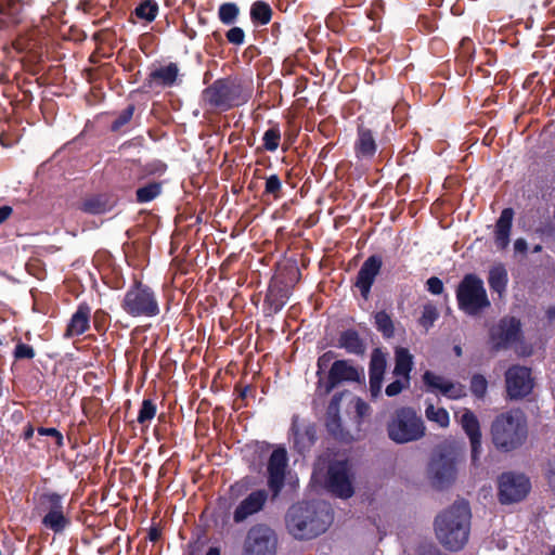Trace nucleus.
Returning a JSON list of instances; mask_svg holds the SVG:
<instances>
[{
  "mask_svg": "<svg viewBox=\"0 0 555 555\" xmlns=\"http://www.w3.org/2000/svg\"><path fill=\"white\" fill-rule=\"evenodd\" d=\"M338 346L353 354H363L365 352L363 340L359 337V334L352 330L345 331L340 334Z\"/></svg>",
  "mask_w": 555,
  "mask_h": 555,
  "instance_id": "nucleus-25",
  "label": "nucleus"
},
{
  "mask_svg": "<svg viewBox=\"0 0 555 555\" xmlns=\"http://www.w3.org/2000/svg\"><path fill=\"white\" fill-rule=\"evenodd\" d=\"M487 388H488V382L483 375L475 374L472 377L470 390L476 397L483 398L487 392Z\"/></svg>",
  "mask_w": 555,
  "mask_h": 555,
  "instance_id": "nucleus-39",
  "label": "nucleus"
},
{
  "mask_svg": "<svg viewBox=\"0 0 555 555\" xmlns=\"http://www.w3.org/2000/svg\"><path fill=\"white\" fill-rule=\"evenodd\" d=\"M227 40L235 46H241L245 41V33L241 27H232L225 34Z\"/></svg>",
  "mask_w": 555,
  "mask_h": 555,
  "instance_id": "nucleus-42",
  "label": "nucleus"
},
{
  "mask_svg": "<svg viewBox=\"0 0 555 555\" xmlns=\"http://www.w3.org/2000/svg\"><path fill=\"white\" fill-rule=\"evenodd\" d=\"M121 307L133 318H153L159 313L155 293L141 282H137L126 292Z\"/></svg>",
  "mask_w": 555,
  "mask_h": 555,
  "instance_id": "nucleus-7",
  "label": "nucleus"
},
{
  "mask_svg": "<svg viewBox=\"0 0 555 555\" xmlns=\"http://www.w3.org/2000/svg\"><path fill=\"white\" fill-rule=\"evenodd\" d=\"M160 537V532L156 528H151L149 531V539L153 542H156Z\"/></svg>",
  "mask_w": 555,
  "mask_h": 555,
  "instance_id": "nucleus-56",
  "label": "nucleus"
},
{
  "mask_svg": "<svg viewBox=\"0 0 555 555\" xmlns=\"http://www.w3.org/2000/svg\"><path fill=\"white\" fill-rule=\"evenodd\" d=\"M272 17V9L264 1H256L250 8V18L254 23L267 25Z\"/></svg>",
  "mask_w": 555,
  "mask_h": 555,
  "instance_id": "nucleus-31",
  "label": "nucleus"
},
{
  "mask_svg": "<svg viewBox=\"0 0 555 555\" xmlns=\"http://www.w3.org/2000/svg\"><path fill=\"white\" fill-rule=\"evenodd\" d=\"M423 380L427 387L431 388L433 390H438L441 384L446 382V378L430 371H426L423 375Z\"/></svg>",
  "mask_w": 555,
  "mask_h": 555,
  "instance_id": "nucleus-41",
  "label": "nucleus"
},
{
  "mask_svg": "<svg viewBox=\"0 0 555 555\" xmlns=\"http://www.w3.org/2000/svg\"><path fill=\"white\" fill-rule=\"evenodd\" d=\"M456 462V455L452 450H441L433 455L427 474L435 488L443 489L455 480Z\"/></svg>",
  "mask_w": 555,
  "mask_h": 555,
  "instance_id": "nucleus-8",
  "label": "nucleus"
},
{
  "mask_svg": "<svg viewBox=\"0 0 555 555\" xmlns=\"http://www.w3.org/2000/svg\"><path fill=\"white\" fill-rule=\"evenodd\" d=\"M376 142L370 129L360 127L354 143L356 156L359 159H371L376 152Z\"/></svg>",
  "mask_w": 555,
  "mask_h": 555,
  "instance_id": "nucleus-24",
  "label": "nucleus"
},
{
  "mask_svg": "<svg viewBox=\"0 0 555 555\" xmlns=\"http://www.w3.org/2000/svg\"><path fill=\"white\" fill-rule=\"evenodd\" d=\"M528 245L526 240L517 238L514 243V249L516 253L525 254L527 251Z\"/></svg>",
  "mask_w": 555,
  "mask_h": 555,
  "instance_id": "nucleus-53",
  "label": "nucleus"
},
{
  "mask_svg": "<svg viewBox=\"0 0 555 555\" xmlns=\"http://www.w3.org/2000/svg\"><path fill=\"white\" fill-rule=\"evenodd\" d=\"M540 250H541V246H540V245H537V246L533 248V251H534V253H538V251H540Z\"/></svg>",
  "mask_w": 555,
  "mask_h": 555,
  "instance_id": "nucleus-60",
  "label": "nucleus"
},
{
  "mask_svg": "<svg viewBox=\"0 0 555 555\" xmlns=\"http://www.w3.org/2000/svg\"><path fill=\"white\" fill-rule=\"evenodd\" d=\"M520 321L516 318H504L492 330L491 337L496 348H505L518 341L520 337Z\"/></svg>",
  "mask_w": 555,
  "mask_h": 555,
  "instance_id": "nucleus-17",
  "label": "nucleus"
},
{
  "mask_svg": "<svg viewBox=\"0 0 555 555\" xmlns=\"http://www.w3.org/2000/svg\"><path fill=\"white\" fill-rule=\"evenodd\" d=\"M267 499L268 494L264 490L251 492L235 508L233 513V520L238 524L246 520L249 516L260 512L264 506Z\"/></svg>",
  "mask_w": 555,
  "mask_h": 555,
  "instance_id": "nucleus-19",
  "label": "nucleus"
},
{
  "mask_svg": "<svg viewBox=\"0 0 555 555\" xmlns=\"http://www.w3.org/2000/svg\"><path fill=\"white\" fill-rule=\"evenodd\" d=\"M550 555H555V546L552 548V551L550 552Z\"/></svg>",
  "mask_w": 555,
  "mask_h": 555,
  "instance_id": "nucleus-62",
  "label": "nucleus"
},
{
  "mask_svg": "<svg viewBox=\"0 0 555 555\" xmlns=\"http://www.w3.org/2000/svg\"><path fill=\"white\" fill-rule=\"evenodd\" d=\"M14 356L16 359H33L35 350L31 346L20 343L15 347Z\"/></svg>",
  "mask_w": 555,
  "mask_h": 555,
  "instance_id": "nucleus-44",
  "label": "nucleus"
},
{
  "mask_svg": "<svg viewBox=\"0 0 555 555\" xmlns=\"http://www.w3.org/2000/svg\"><path fill=\"white\" fill-rule=\"evenodd\" d=\"M412 364V356L409 350L405 348H398L396 350V365L393 374L398 377H402L405 384H409Z\"/></svg>",
  "mask_w": 555,
  "mask_h": 555,
  "instance_id": "nucleus-26",
  "label": "nucleus"
},
{
  "mask_svg": "<svg viewBox=\"0 0 555 555\" xmlns=\"http://www.w3.org/2000/svg\"><path fill=\"white\" fill-rule=\"evenodd\" d=\"M426 284L427 289L434 295H440L443 292V283L436 276L428 279Z\"/></svg>",
  "mask_w": 555,
  "mask_h": 555,
  "instance_id": "nucleus-49",
  "label": "nucleus"
},
{
  "mask_svg": "<svg viewBox=\"0 0 555 555\" xmlns=\"http://www.w3.org/2000/svg\"><path fill=\"white\" fill-rule=\"evenodd\" d=\"M455 352H456L457 356H460L461 352H462L461 348L460 347H455Z\"/></svg>",
  "mask_w": 555,
  "mask_h": 555,
  "instance_id": "nucleus-61",
  "label": "nucleus"
},
{
  "mask_svg": "<svg viewBox=\"0 0 555 555\" xmlns=\"http://www.w3.org/2000/svg\"><path fill=\"white\" fill-rule=\"evenodd\" d=\"M388 438L404 444L422 439L426 434L423 418L412 408H400L393 412L387 423Z\"/></svg>",
  "mask_w": 555,
  "mask_h": 555,
  "instance_id": "nucleus-4",
  "label": "nucleus"
},
{
  "mask_svg": "<svg viewBox=\"0 0 555 555\" xmlns=\"http://www.w3.org/2000/svg\"><path fill=\"white\" fill-rule=\"evenodd\" d=\"M341 398V393L334 395L326 411V427L335 436L340 433L339 405Z\"/></svg>",
  "mask_w": 555,
  "mask_h": 555,
  "instance_id": "nucleus-27",
  "label": "nucleus"
},
{
  "mask_svg": "<svg viewBox=\"0 0 555 555\" xmlns=\"http://www.w3.org/2000/svg\"><path fill=\"white\" fill-rule=\"evenodd\" d=\"M240 15V8L234 2H224L218 9V18L224 25H232Z\"/></svg>",
  "mask_w": 555,
  "mask_h": 555,
  "instance_id": "nucleus-33",
  "label": "nucleus"
},
{
  "mask_svg": "<svg viewBox=\"0 0 555 555\" xmlns=\"http://www.w3.org/2000/svg\"><path fill=\"white\" fill-rule=\"evenodd\" d=\"M450 384H452V382L446 379V382L441 384L440 388H438V391H440L444 396L447 393V389H449Z\"/></svg>",
  "mask_w": 555,
  "mask_h": 555,
  "instance_id": "nucleus-57",
  "label": "nucleus"
},
{
  "mask_svg": "<svg viewBox=\"0 0 555 555\" xmlns=\"http://www.w3.org/2000/svg\"><path fill=\"white\" fill-rule=\"evenodd\" d=\"M167 169V166L166 164H164L163 162L160 160H155V162H152V163H149L145 165L144 167V172L146 175H163Z\"/></svg>",
  "mask_w": 555,
  "mask_h": 555,
  "instance_id": "nucleus-47",
  "label": "nucleus"
},
{
  "mask_svg": "<svg viewBox=\"0 0 555 555\" xmlns=\"http://www.w3.org/2000/svg\"><path fill=\"white\" fill-rule=\"evenodd\" d=\"M248 95L242 93L240 85L219 79L206 88L203 92V101L211 108L227 111L247 102Z\"/></svg>",
  "mask_w": 555,
  "mask_h": 555,
  "instance_id": "nucleus-6",
  "label": "nucleus"
},
{
  "mask_svg": "<svg viewBox=\"0 0 555 555\" xmlns=\"http://www.w3.org/2000/svg\"><path fill=\"white\" fill-rule=\"evenodd\" d=\"M514 218V210L505 208L502 210L494 230V243L498 249H505L509 244L511 229Z\"/></svg>",
  "mask_w": 555,
  "mask_h": 555,
  "instance_id": "nucleus-22",
  "label": "nucleus"
},
{
  "mask_svg": "<svg viewBox=\"0 0 555 555\" xmlns=\"http://www.w3.org/2000/svg\"><path fill=\"white\" fill-rule=\"evenodd\" d=\"M506 397L509 400H520L531 393L534 379L531 370L522 365H513L505 372Z\"/></svg>",
  "mask_w": 555,
  "mask_h": 555,
  "instance_id": "nucleus-12",
  "label": "nucleus"
},
{
  "mask_svg": "<svg viewBox=\"0 0 555 555\" xmlns=\"http://www.w3.org/2000/svg\"><path fill=\"white\" fill-rule=\"evenodd\" d=\"M163 192V183L159 181L149 182L135 191V201L145 204L157 198Z\"/></svg>",
  "mask_w": 555,
  "mask_h": 555,
  "instance_id": "nucleus-30",
  "label": "nucleus"
},
{
  "mask_svg": "<svg viewBox=\"0 0 555 555\" xmlns=\"http://www.w3.org/2000/svg\"><path fill=\"white\" fill-rule=\"evenodd\" d=\"M34 435V428L33 427H28L25 433H24V437L26 440L30 439Z\"/></svg>",
  "mask_w": 555,
  "mask_h": 555,
  "instance_id": "nucleus-58",
  "label": "nucleus"
},
{
  "mask_svg": "<svg viewBox=\"0 0 555 555\" xmlns=\"http://www.w3.org/2000/svg\"><path fill=\"white\" fill-rule=\"evenodd\" d=\"M327 488L335 495L347 499L353 494L347 461L332 463L327 473Z\"/></svg>",
  "mask_w": 555,
  "mask_h": 555,
  "instance_id": "nucleus-14",
  "label": "nucleus"
},
{
  "mask_svg": "<svg viewBox=\"0 0 555 555\" xmlns=\"http://www.w3.org/2000/svg\"><path fill=\"white\" fill-rule=\"evenodd\" d=\"M287 461V453L283 448L275 449L270 455L268 462V485L273 495H278L284 486Z\"/></svg>",
  "mask_w": 555,
  "mask_h": 555,
  "instance_id": "nucleus-15",
  "label": "nucleus"
},
{
  "mask_svg": "<svg viewBox=\"0 0 555 555\" xmlns=\"http://www.w3.org/2000/svg\"><path fill=\"white\" fill-rule=\"evenodd\" d=\"M156 404L151 399H144L138 414V423L144 425L150 423L156 415Z\"/></svg>",
  "mask_w": 555,
  "mask_h": 555,
  "instance_id": "nucleus-36",
  "label": "nucleus"
},
{
  "mask_svg": "<svg viewBox=\"0 0 555 555\" xmlns=\"http://www.w3.org/2000/svg\"><path fill=\"white\" fill-rule=\"evenodd\" d=\"M531 488L529 479L522 474L504 473L499 478V500L502 504L524 500Z\"/></svg>",
  "mask_w": 555,
  "mask_h": 555,
  "instance_id": "nucleus-13",
  "label": "nucleus"
},
{
  "mask_svg": "<svg viewBox=\"0 0 555 555\" xmlns=\"http://www.w3.org/2000/svg\"><path fill=\"white\" fill-rule=\"evenodd\" d=\"M206 555H220V550L218 547H210Z\"/></svg>",
  "mask_w": 555,
  "mask_h": 555,
  "instance_id": "nucleus-59",
  "label": "nucleus"
},
{
  "mask_svg": "<svg viewBox=\"0 0 555 555\" xmlns=\"http://www.w3.org/2000/svg\"><path fill=\"white\" fill-rule=\"evenodd\" d=\"M356 413L360 418H363L370 414L371 408L370 405L363 401L361 398L356 399L354 403Z\"/></svg>",
  "mask_w": 555,
  "mask_h": 555,
  "instance_id": "nucleus-51",
  "label": "nucleus"
},
{
  "mask_svg": "<svg viewBox=\"0 0 555 555\" xmlns=\"http://www.w3.org/2000/svg\"><path fill=\"white\" fill-rule=\"evenodd\" d=\"M416 555H440L439 551L433 546L423 547L418 550Z\"/></svg>",
  "mask_w": 555,
  "mask_h": 555,
  "instance_id": "nucleus-55",
  "label": "nucleus"
},
{
  "mask_svg": "<svg viewBox=\"0 0 555 555\" xmlns=\"http://www.w3.org/2000/svg\"><path fill=\"white\" fill-rule=\"evenodd\" d=\"M333 521L331 507L325 502L298 503L286 516V525L296 539H312L326 531Z\"/></svg>",
  "mask_w": 555,
  "mask_h": 555,
  "instance_id": "nucleus-2",
  "label": "nucleus"
},
{
  "mask_svg": "<svg viewBox=\"0 0 555 555\" xmlns=\"http://www.w3.org/2000/svg\"><path fill=\"white\" fill-rule=\"evenodd\" d=\"M459 308L466 314L476 315L490 307L483 282L475 274H466L456 289Z\"/></svg>",
  "mask_w": 555,
  "mask_h": 555,
  "instance_id": "nucleus-5",
  "label": "nucleus"
},
{
  "mask_svg": "<svg viewBox=\"0 0 555 555\" xmlns=\"http://www.w3.org/2000/svg\"><path fill=\"white\" fill-rule=\"evenodd\" d=\"M387 361L380 349H374L370 361V391L373 398L379 396Z\"/></svg>",
  "mask_w": 555,
  "mask_h": 555,
  "instance_id": "nucleus-20",
  "label": "nucleus"
},
{
  "mask_svg": "<svg viewBox=\"0 0 555 555\" xmlns=\"http://www.w3.org/2000/svg\"><path fill=\"white\" fill-rule=\"evenodd\" d=\"M546 479L551 490L555 493V462L550 463Z\"/></svg>",
  "mask_w": 555,
  "mask_h": 555,
  "instance_id": "nucleus-52",
  "label": "nucleus"
},
{
  "mask_svg": "<svg viewBox=\"0 0 555 555\" xmlns=\"http://www.w3.org/2000/svg\"><path fill=\"white\" fill-rule=\"evenodd\" d=\"M179 76V67L176 63H169L166 66H162L153 69L147 77V87H171L176 83Z\"/></svg>",
  "mask_w": 555,
  "mask_h": 555,
  "instance_id": "nucleus-21",
  "label": "nucleus"
},
{
  "mask_svg": "<svg viewBox=\"0 0 555 555\" xmlns=\"http://www.w3.org/2000/svg\"><path fill=\"white\" fill-rule=\"evenodd\" d=\"M408 385L409 384H405L404 379H397L386 387L385 392L388 397H393L399 395Z\"/></svg>",
  "mask_w": 555,
  "mask_h": 555,
  "instance_id": "nucleus-48",
  "label": "nucleus"
},
{
  "mask_svg": "<svg viewBox=\"0 0 555 555\" xmlns=\"http://www.w3.org/2000/svg\"><path fill=\"white\" fill-rule=\"evenodd\" d=\"M40 508L44 512L42 525L54 533L64 531L70 524L65 515L63 499L57 493H48L41 498Z\"/></svg>",
  "mask_w": 555,
  "mask_h": 555,
  "instance_id": "nucleus-11",
  "label": "nucleus"
},
{
  "mask_svg": "<svg viewBox=\"0 0 555 555\" xmlns=\"http://www.w3.org/2000/svg\"><path fill=\"white\" fill-rule=\"evenodd\" d=\"M278 538L267 525L257 524L246 534L242 555H275Z\"/></svg>",
  "mask_w": 555,
  "mask_h": 555,
  "instance_id": "nucleus-9",
  "label": "nucleus"
},
{
  "mask_svg": "<svg viewBox=\"0 0 555 555\" xmlns=\"http://www.w3.org/2000/svg\"><path fill=\"white\" fill-rule=\"evenodd\" d=\"M282 183L278 175H271L267 178L264 192L272 194L275 198L280 197Z\"/></svg>",
  "mask_w": 555,
  "mask_h": 555,
  "instance_id": "nucleus-40",
  "label": "nucleus"
},
{
  "mask_svg": "<svg viewBox=\"0 0 555 555\" xmlns=\"http://www.w3.org/2000/svg\"><path fill=\"white\" fill-rule=\"evenodd\" d=\"M425 415L429 422L436 423L442 428H447L450 424L448 411L443 408H437L433 403L426 406Z\"/></svg>",
  "mask_w": 555,
  "mask_h": 555,
  "instance_id": "nucleus-32",
  "label": "nucleus"
},
{
  "mask_svg": "<svg viewBox=\"0 0 555 555\" xmlns=\"http://www.w3.org/2000/svg\"><path fill=\"white\" fill-rule=\"evenodd\" d=\"M382 259L378 256H370L361 266L356 281V287L359 288L363 298H367L371 287L382 269Z\"/></svg>",
  "mask_w": 555,
  "mask_h": 555,
  "instance_id": "nucleus-18",
  "label": "nucleus"
},
{
  "mask_svg": "<svg viewBox=\"0 0 555 555\" xmlns=\"http://www.w3.org/2000/svg\"><path fill=\"white\" fill-rule=\"evenodd\" d=\"M363 372L351 364L348 360H336L332 363L326 380L322 377L318 382V390L322 395H328L338 384L343 382H361Z\"/></svg>",
  "mask_w": 555,
  "mask_h": 555,
  "instance_id": "nucleus-10",
  "label": "nucleus"
},
{
  "mask_svg": "<svg viewBox=\"0 0 555 555\" xmlns=\"http://www.w3.org/2000/svg\"><path fill=\"white\" fill-rule=\"evenodd\" d=\"M470 518L468 503L464 500L454 502L435 519L438 541L450 551L463 548L468 541Z\"/></svg>",
  "mask_w": 555,
  "mask_h": 555,
  "instance_id": "nucleus-1",
  "label": "nucleus"
},
{
  "mask_svg": "<svg viewBox=\"0 0 555 555\" xmlns=\"http://www.w3.org/2000/svg\"><path fill=\"white\" fill-rule=\"evenodd\" d=\"M439 313L437 308L433 304H426L423 308L422 315L420 318V324L425 328L428 330L435 323V321L438 319Z\"/></svg>",
  "mask_w": 555,
  "mask_h": 555,
  "instance_id": "nucleus-38",
  "label": "nucleus"
},
{
  "mask_svg": "<svg viewBox=\"0 0 555 555\" xmlns=\"http://www.w3.org/2000/svg\"><path fill=\"white\" fill-rule=\"evenodd\" d=\"M508 275L503 264H496L489 271L488 283L490 288L502 296L507 286Z\"/></svg>",
  "mask_w": 555,
  "mask_h": 555,
  "instance_id": "nucleus-28",
  "label": "nucleus"
},
{
  "mask_svg": "<svg viewBox=\"0 0 555 555\" xmlns=\"http://www.w3.org/2000/svg\"><path fill=\"white\" fill-rule=\"evenodd\" d=\"M12 211L13 210L10 206L0 207V224L11 216Z\"/></svg>",
  "mask_w": 555,
  "mask_h": 555,
  "instance_id": "nucleus-54",
  "label": "nucleus"
},
{
  "mask_svg": "<svg viewBox=\"0 0 555 555\" xmlns=\"http://www.w3.org/2000/svg\"><path fill=\"white\" fill-rule=\"evenodd\" d=\"M447 398L456 400L466 396L465 387L460 383H453L449 385V389H447V393L444 395Z\"/></svg>",
  "mask_w": 555,
  "mask_h": 555,
  "instance_id": "nucleus-43",
  "label": "nucleus"
},
{
  "mask_svg": "<svg viewBox=\"0 0 555 555\" xmlns=\"http://www.w3.org/2000/svg\"><path fill=\"white\" fill-rule=\"evenodd\" d=\"M375 324L377 330L385 336L390 337L393 334V324L391 318L385 311H379L375 314Z\"/></svg>",
  "mask_w": 555,
  "mask_h": 555,
  "instance_id": "nucleus-37",
  "label": "nucleus"
},
{
  "mask_svg": "<svg viewBox=\"0 0 555 555\" xmlns=\"http://www.w3.org/2000/svg\"><path fill=\"white\" fill-rule=\"evenodd\" d=\"M158 12V4L154 0H143L134 10L135 15L147 22L155 20Z\"/></svg>",
  "mask_w": 555,
  "mask_h": 555,
  "instance_id": "nucleus-34",
  "label": "nucleus"
},
{
  "mask_svg": "<svg viewBox=\"0 0 555 555\" xmlns=\"http://www.w3.org/2000/svg\"><path fill=\"white\" fill-rule=\"evenodd\" d=\"M133 112H134V107L132 105L128 106L126 109H124L120 113L118 118L113 122L112 128L114 130H117L120 127H122L124 125H126L132 118Z\"/></svg>",
  "mask_w": 555,
  "mask_h": 555,
  "instance_id": "nucleus-45",
  "label": "nucleus"
},
{
  "mask_svg": "<svg viewBox=\"0 0 555 555\" xmlns=\"http://www.w3.org/2000/svg\"><path fill=\"white\" fill-rule=\"evenodd\" d=\"M38 434L41 436H51L55 438V442L59 447L63 446V436L62 434L55 429V428H46L40 427L38 428Z\"/></svg>",
  "mask_w": 555,
  "mask_h": 555,
  "instance_id": "nucleus-50",
  "label": "nucleus"
},
{
  "mask_svg": "<svg viewBox=\"0 0 555 555\" xmlns=\"http://www.w3.org/2000/svg\"><path fill=\"white\" fill-rule=\"evenodd\" d=\"M527 437V417L519 409H512L499 414L491 424L492 442L502 452H511L520 448Z\"/></svg>",
  "mask_w": 555,
  "mask_h": 555,
  "instance_id": "nucleus-3",
  "label": "nucleus"
},
{
  "mask_svg": "<svg viewBox=\"0 0 555 555\" xmlns=\"http://www.w3.org/2000/svg\"><path fill=\"white\" fill-rule=\"evenodd\" d=\"M91 309L87 304H80L72 315L64 336L72 338L82 335L89 328Z\"/></svg>",
  "mask_w": 555,
  "mask_h": 555,
  "instance_id": "nucleus-23",
  "label": "nucleus"
},
{
  "mask_svg": "<svg viewBox=\"0 0 555 555\" xmlns=\"http://www.w3.org/2000/svg\"><path fill=\"white\" fill-rule=\"evenodd\" d=\"M336 358L335 352L327 351L318 359V376L321 377V373L330 365V363Z\"/></svg>",
  "mask_w": 555,
  "mask_h": 555,
  "instance_id": "nucleus-46",
  "label": "nucleus"
},
{
  "mask_svg": "<svg viewBox=\"0 0 555 555\" xmlns=\"http://www.w3.org/2000/svg\"><path fill=\"white\" fill-rule=\"evenodd\" d=\"M112 208L109 198L104 195H93L82 202L81 209L92 215L104 214Z\"/></svg>",
  "mask_w": 555,
  "mask_h": 555,
  "instance_id": "nucleus-29",
  "label": "nucleus"
},
{
  "mask_svg": "<svg viewBox=\"0 0 555 555\" xmlns=\"http://www.w3.org/2000/svg\"><path fill=\"white\" fill-rule=\"evenodd\" d=\"M263 147L269 152L278 150L281 141V131L279 127H271L263 134Z\"/></svg>",
  "mask_w": 555,
  "mask_h": 555,
  "instance_id": "nucleus-35",
  "label": "nucleus"
},
{
  "mask_svg": "<svg viewBox=\"0 0 555 555\" xmlns=\"http://www.w3.org/2000/svg\"><path fill=\"white\" fill-rule=\"evenodd\" d=\"M460 424L469 438L472 447V462L476 465L481 453V431L479 421L469 409H463Z\"/></svg>",
  "mask_w": 555,
  "mask_h": 555,
  "instance_id": "nucleus-16",
  "label": "nucleus"
}]
</instances>
